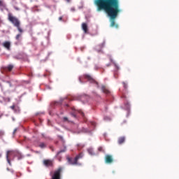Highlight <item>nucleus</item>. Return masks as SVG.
<instances>
[{
  "label": "nucleus",
  "mask_w": 179,
  "mask_h": 179,
  "mask_svg": "<svg viewBox=\"0 0 179 179\" xmlns=\"http://www.w3.org/2000/svg\"><path fill=\"white\" fill-rule=\"evenodd\" d=\"M97 10H105L111 19H115L118 16L120 10V0H95Z\"/></svg>",
  "instance_id": "nucleus-1"
},
{
  "label": "nucleus",
  "mask_w": 179,
  "mask_h": 179,
  "mask_svg": "<svg viewBox=\"0 0 179 179\" xmlns=\"http://www.w3.org/2000/svg\"><path fill=\"white\" fill-rule=\"evenodd\" d=\"M8 19L9 22H10V23L15 26V27H17L20 33H23V29L20 27V20H19L17 17L13 16L12 13H9L8 15Z\"/></svg>",
  "instance_id": "nucleus-2"
},
{
  "label": "nucleus",
  "mask_w": 179,
  "mask_h": 179,
  "mask_svg": "<svg viewBox=\"0 0 179 179\" xmlns=\"http://www.w3.org/2000/svg\"><path fill=\"white\" fill-rule=\"evenodd\" d=\"M10 155H15V156H16V157H17L18 160L23 159V155H22V154L19 152H14V151H10V150L7 151L6 159L9 164H10V159H9V156H10Z\"/></svg>",
  "instance_id": "nucleus-3"
},
{
  "label": "nucleus",
  "mask_w": 179,
  "mask_h": 179,
  "mask_svg": "<svg viewBox=\"0 0 179 179\" xmlns=\"http://www.w3.org/2000/svg\"><path fill=\"white\" fill-rule=\"evenodd\" d=\"M43 163L45 167H52L54 166V161L52 159H44Z\"/></svg>",
  "instance_id": "nucleus-4"
},
{
  "label": "nucleus",
  "mask_w": 179,
  "mask_h": 179,
  "mask_svg": "<svg viewBox=\"0 0 179 179\" xmlns=\"http://www.w3.org/2000/svg\"><path fill=\"white\" fill-rule=\"evenodd\" d=\"M105 162L108 164H111V163H113V156H111L110 155H106L105 157Z\"/></svg>",
  "instance_id": "nucleus-5"
},
{
  "label": "nucleus",
  "mask_w": 179,
  "mask_h": 179,
  "mask_svg": "<svg viewBox=\"0 0 179 179\" xmlns=\"http://www.w3.org/2000/svg\"><path fill=\"white\" fill-rule=\"evenodd\" d=\"M10 41H5L4 43H3V47H4V48H6V50H8V51H10Z\"/></svg>",
  "instance_id": "nucleus-6"
},
{
  "label": "nucleus",
  "mask_w": 179,
  "mask_h": 179,
  "mask_svg": "<svg viewBox=\"0 0 179 179\" xmlns=\"http://www.w3.org/2000/svg\"><path fill=\"white\" fill-rule=\"evenodd\" d=\"M85 79H87V80L90 82V83H96V85H97V82H96V80L93 79V78H92V76H90V75H85Z\"/></svg>",
  "instance_id": "nucleus-7"
},
{
  "label": "nucleus",
  "mask_w": 179,
  "mask_h": 179,
  "mask_svg": "<svg viewBox=\"0 0 179 179\" xmlns=\"http://www.w3.org/2000/svg\"><path fill=\"white\" fill-rule=\"evenodd\" d=\"M83 157V153H80L78 155H77L74 159L73 164H76L78 163V160H79V159H82Z\"/></svg>",
  "instance_id": "nucleus-8"
},
{
  "label": "nucleus",
  "mask_w": 179,
  "mask_h": 179,
  "mask_svg": "<svg viewBox=\"0 0 179 179\" xmlns=\"http://www.w3.org/2000/svg\"><path fill=\"white\" fill-rule=\"evenodd\" d=\"M101 90L103 93H106V94H108V93H110V91L107 90V88L104 85L101 86Z\"/></svg>",
  "instance_id": "nucleus-9"
},
{
  "label": "nucleus",
  "mask_w": 179,
  "mask_h": 179,
  "mask_svg": "<svg viewBox=\"0 0 179 179\" xmlns=\"http://www.w3.org/2000/svg\"><path fill=\"white\" fill-rule=\"evenodd\" d=\"M82 29L84 31L85 33H87V24L83 23L82 24Z\"/></svg>",
  "instance_id": "nucleus-10"
},
{
  "label": "nucleus",
  "mask_w": 179,
  "mask_h": 179,
  "mask_svg": "<svg viewBox=\"0 0 179 179\" xmlns=\"http://www.w3.org/2000/svg\"><path fill=\"white\" fill-rule=\"evenodd\" d=\"M125 142V137H120L118 138V143L119 145H122Z\"/></svg>",
  "instance_id": "nucleus-11"
},
{
  "label": "nucleus",
  "mask_w": 179,
  "mask_h": 179,
  "mask_svg": "<svg viewBox=\"0 0 179 179\" xmlns=\"http://www.w3.org/2000/svg\"><path fill=\"white\" fill-rule=\"evenodd\" d=\"M6 69L8 71V72H10L13 69V65L10 64L7 67H6Z\"/></svg>",
  "instance_id": "nucleus-12"
},
{
  "label": "nucleus",
  "mask_w": 179,
  "mask_h": 179,
  "mask_svg": "<svg viewBox=\"0 0 179 179\" xmlns=\"http://www.w3.org/2000/svg\"><path fill=\"white\" fill-rule=\"evenodd\" d=\"M87 152L89 155H91V156H94V152H93V148H88Z\"/></svg>",
  "instance_id": "nucleus-13"
},
{
  "label": "nucleus",
  "mask_w": 179,
  "mask_h": 179,
  "mask_svg": "<svg viewBox=\"0 0 179 179\" xmlns=\"http://www.w3.org/2000/svg\"><path fill=\"white\" fill-rule=\"evenodd\" d=\"M39 148H41V149H44V148H45V144L44 143H41L39 145Z\"/></svg>",
  "instance_id": "nucleus-14"
},
{
  "label": "nucleus",
  "mask_w": 179,
  "mask_h": 179,
  "mask_svg": "<svg viewBox=\"0 0 179 179\" xmlns=\"http://www.w3.org/2000/svg\"><path fill=\"white\" fill-rule=\"evenodd\" d=\"M114 26H115V21H114V20H113L110 23V27H114Z\"/></svg>",
  "instance_id": "nucleus-15"
},
{
  "label": "nucleus",
  "mask_w": 179,
  "mask_h": 179,
  "mask_svg": "<svg viewBox=\"0 0 179 179\" xmlns=\"http://www.w3.org/2000/svg\"><path fill=\"white\" fill-rule=\"evenodd\" d=\"M84 147H85V145H82V144H78V150H79L80 149H82V148H84Z\"/></svg>",
  "instance_id": "nucleus-16"
},
{
  "label": "nucleus",
  "mask_w": 179,
  "mask_h": 179,
  "mask_svg": "<svg viewBox=\"0 0 179 179\" xmlns=\"http://www.w3.org/2000/svg\"><path fill=\"white\" fill-rule=\"evenodd\" d=\"M0 6H5V3H3V1L0 0Z\"/></svg>",
  "instance_id": "nucleus-17"
},
{
  "label": "nucleus",
  "mask_w": 179,
  "mask_h": 179,
  "mask_svg": "<svg viewBox=\"0 0 179 179\" xmlns=\"http://www.w3.org/2000/svg\"><path fill=\"white\" fill-rule=\"evenodd\" d=\"M21 36H22V34H17L15 37L16 40H19V38H20Z\"/></svg>",
  "instance_id": "nucleus-18"
},
{
  "label": "nucleus",
  "mask_w": 179,
  "mask_h": 179,
  "mask_svg": "<svg viewBox=\"0 0 179 179\" xmlns=\"http://www.w3.org/2000/svg\"><path fill=\"white\" fill-rule=\"evenodd\" d=\"M3 135H4L3 131L1 130L0 131V136H3Z\"/></svg>",
  "instance_id": "nucleus-19"
},
{
  "label": "nucleus",
  "mask_w": 179,
  "mask_h": 179,
  "mask_svg": "<svg viewBox=\"0 0 179 179\" xmlns=\"http://www.w3.org/2000/svg\"><path fill=\"white\" fill-rule=\"evenodd\" d=\"M98 150H99V152H103V148L102 147H99L98 148Z\"/></svg>",
  "instance_id": "nucleus-20"
},
{
  "label": "nucleus",
  "mask_w": 179,
  "mask_h": 179,
  "mask_svg": "<svg viewBox=\"0 0 179 179\" xmlns=\"http://www.w3.org/2000/svg\"><path fill=\"white\" fill-rule=\"evenodd\" d=\"M71 115H73V117H76V112L72 113Z\"/></svg>",
  "instance_id": "nucleus-21"
},
{
  "label": "nucleus",
  "mask_w": 179,
  "mask_h": 179,
  "mask_svg": "<svg viewBox=\"0 0 179 179\" xmlns=\"http://www.w3.org/2000/svg\"><path fill=\"white\" fill-rule=\"evenodd\" d=\"M78 113H80V114H82V115H83V112H82V110H78Z\"/></svg>",
  "instance_id": "nucleus-22"
},
{
  "label": "nucleus",
  "mask_w": 179,
  "mask_h": 179,
  "mask_svg": "<svg viewBox=\"0 0 179 179\" xmlns=\"http://www.w3.org/2000/svg\"><path fill=\"white\" fill-rule=\"evenodd\" d=\"M123 85H124V87L125 89H127V84H125V83H123Z\"/></svg>",
  "instance_id": "nucleus-23"
},
{
  "label": "nucleus",
  "mask_w": 179,
  "mask_h": 179,
  "mask_svg": "<svg viewBox=\"0 0 179 179\" xmlns=\"http://www.w3.org/2000/svg\"><path fill=\"white\" fill-rule=\"evenodd\" d=\"M10 108H11L12 110H15V106H10Z\"/></svg>",
  "instance_id": "nucleus-24"
},
{
  "label": "nucleus",
  "mask_w": 179,
  "mask_h": 179,
  "mask_svg": "<svg viewBox=\"0 0 179 179\" xmlns=\"http://www.w3.org/2000/svg\"><path fill=\"white\" fill-rule=\"evenodd\" d=\"M17 131V129H15L14 131H13V134H16V131Z\"/></svg>",
  "instance_id": "nucleus-25"
},
{
  "label": "nucleus",
  "mask_w": 179,
  "mask_h": 179,
  "mask_svg": "<svg viewBox=\"0 0 179 179\" xmlns=\"http://www.w3.org/2000/svg\"><path fill=\"white\" fill-rule=\"evenodd\" d=\"M64 121H68V117H64Z\"/></svg>",
  "instance_id": "nucleus-26"
},
{
  "label": "nucleus",
  "mask_w": 179,
  "mask_h": 179,
  "mask_svg": "<svg viewBox=\"0 0 179 179\" xmlns=\"http://www.w3.org/2000/svg\"><path fill=\"white\" fill-rule=\"evenodd\" d=\"M92 124L94 125V127L96 125V123L94 122H92Z\"/></svg>",
  "instance_id": "nucleus-27"
},
{
  "label": "nucleus",
  "mask_w": 179,
  "mask_h": 179,
  "mask_svg": "<svg viewBox=\"0 0 179 179\" xmlns=\"http://www.w3.org/2000/svg\"><path fill=\"white\" fill-rule=\"evenodd\" d=\"M59 20H62V17H60L59 18Z\"/></svg>",
  "instance_id": "nucleus-28"
},
{
  "label": "nucleus",
  "mask_w": 179,
  "mask_h": 179,
  "mask_svg": "<svg viewBox=\"0 0 179 179\" xmlns=\"http://www.w3.org/2000/svg\"><path fill=\"white\" fill-rule=\"evenodd\" d=\"M62 152V151L59 152H58V155H59V153H61Z\"/></svg>",
  "instance_id": "nucleus-29"
},
{
  "label": "nucleus",
  "mask_w": 179,
  "mask_h": 179,
  "mask_svg": "<svg viewBox=\"0 0 179 179\" xmlns=\"http://www.w3.org/2000/svg\"><path fill=\"white\" fill-rule=\"evenodd\" d=\"M0 157H2V154H0Z\"/></svg>",
  "instance_id": "nucleus-30"
},
{
  "label": "nucleus",
  "mask_w": 179,
  "mask_h": 179,
  "mask_svg": "<svg viewBox=\"0 0 179 179\" xmlns=\"http://www.w3.org/2000/svg\"><path fill=\"white\" fill-rule=\"evenodd\" d=\"M71 10H75V9L74 8H71Z\"/></svg>",
  "instance_id": "nucleus-31"
},
{
  "label": "nucleus",
  "mask_w": 179,
  "mask_h": 179,
  "mask_svg": "<svg viewBox=\"0 0 179 179\" xmlns=\"http://www.w3.org/2000/svg\"><path fill=\"white\" fill-rule=\"evenodd\" d=\"M116 27H118V25H116Z\"/></svg>",
  "instance_id": "nucleus-32"
}]
</instances>
